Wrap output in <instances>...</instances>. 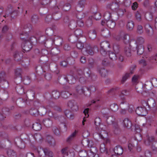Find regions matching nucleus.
<instances>
[{"instance_id": "1", "label": "nucleus", "mask_w": 157, "mask_h": 157, "mask_svg": "<svg viewBox=\"0 0 157 157\" xmlns=\"http://www.w3.org/2000/svg\"><path fill=\"white\" fill-rule=\"evenodd\" d=\"M76 74L77 76L76 77L78 79L79 77L82 76L84 74L85 77L90 80L95 81L97 78V76L94 73H92L89 69L86 70L84 73L81 69L77 68L76 69Z\"/></svg>"}, {"instance_id": "2", "label": "nucleus", "mask_w": 157, "mask_h": 157, "mask_svg": "<svg viewBox=\"0 0 157 157\" xmlns=\"http://www.w3.org/2000/svg\"><path fill=\"white\" fill-rule=\"evenodd\" d=\"M58 81L60 84H64L66 82H68L70 84H74L76 81V79H77L76 76L75 77L73 75H68L67 76L61 75L60 77L59 76Z\"/></svg>"}, {"instance_id": "3", "label": "nucleus", "mask_w": 157, "mask_h": 157, "mask_svg": "<svg viewBox=\"0 0 157 157\" xmlns=\"http://www.w3.org/2000/svg\"><path fill=\"white\" fill-rule=\"evenodd\" d=\"M12 100L13 102L16 103L17 106L19 107H23L26 105H29L30 104V102L27 99L25 100L22 98H19L16 99L15 98H12Z\"/></svg>"}, {"instance_id": "4", "label": "nucleus", "mask_w": 157, "mask_h": 157, "mask_svg": "<svg viewBox=\"0 0 157 157\" xmlns=\"http://www.w3.org/2000/svg\"><path fill=\"white\" fill-rule=\"evenodd\" d=\"M110 46L109 43L107 41H103L100 44V52L103 56H105L107 52L109 51Z\"/></svg>"}, {"instance_id": "5", "label": "nucleus", "mask_w": 157, "mask_h": 157, "mask_svg": "<svg viewBox=\"0 0 157 157\" xmlns=\"http://www.w3.org/2000/svg\"><path fill=\"white\" fill-rule=\"evenodd\" d=\"M31 38L28 39V37L25 40H24L25 42L22 45L23 52L29 51L32 48V44H31Z\"/></svg>"}, {"instance_id": "6", "label": "nucleus", "mask_w": 157, "mask_h": 157, "mask_svg": "<svg viewBox=\"0 0 157 157\" xmlns=\"http://www.w3.org/2000/svg\"><path fill=\"white\" fill-rule=\"evenodd\" d=\"M74 34L75 36L74 35L71 36L69 38V40L72 43L76 42L78 37L82 36V31L80 29H77L75 31Z\"/></svg>"}, {"instance_id": "7", "label": "nucleus", "mask_w": 157, "mask_h": 157, "mask_svg": "<svg viewBox=\"0 0 157 157\" xmlns=\"http://www.w3.org/2000/svg\"><path fill=\"white\" fill-rule=\"evenodd\" d=\"M32 29L31 25L30 24H26L24 26V30L25 32L24 34L25 37H23V34L20 33V37L22 40H25L28 38V33Z\"/></svg>"}, {"instance_id": "8", "label": "nucleus", "mask_w": 157, "mask_h": 157, "mask_svg": "<svg viewBox=\"0 0 157 157\" xmlns=\"http://www.w3.org/2000/svg\"><path fill=\"white\" fill-rule=\"evenodd\" d=\"M144 38L142 36H140L137 38L136 40H131L130 43V45L132 47L133 45L137 48L138 44L142 45L144 44Z\"/></svg>"}, {"instance_id": "9", "label": "nucleus", "mask_w": 157, "mask_h": 157, "mask_svg": "<svg viewBox=\"0 0 157 157\" xmlns=\"http://www.w3.org/2000/svg\"><path fill=\"white\" fill-rule=\"evenodd\" d=\"M116 14L113 13L112 14L110 12L107 11L105 13L104 15V20H102L101 22L102 25L104 26L105 25V21L111 19L113 16L116 15Z\"/></svg>"}, {"instance_id": "10", "label": "nucleus", "mask_w": 157, "mask_h": 157, "mask_svg": "<svg viewBox=\"0 0 157 157\" xmlns=\"http://www.w3.org/2000/svg\"><path fill=\"white\" fill-rule=\"evenodd\" d=\"M144 58H145L146 59H141L139 61L140 64H142L143 66H146L147 65L146 62L147 60L150 61L151 60H155V61L157 60V54L154 56H153L150 57H148V56L143 57Z\"/></svg>"}, {"instance_id": "11", "label": "nucleus", "mask_w": 157, "mask_h": 157, "mask_svg": "<svg viewBox=\"0 0 157 157\" xmlns=\"http://www.w3.org/2000/svg\"><path fill=\"white\" fill-rule=\"evenodd\" d=\"M97 71L102 77L105 78L108 75L107 70L101 66H99L97 67Z\"/></svg>"}, {"instance_id": "12", "label": "nucleus", "mask_w": 157, "mask_h": 157, "mask_svg": "<svg viewBox=\"0 0 157 157\" xmlns=\"http://www.w3.org/2000/svg\"><path fill=\"white\" fill-rule=\"evenodd\" d=\"M15 144L21 149H24L25 147V144L22 140L20 138H16L14 139Z\"/></svg>"}, {"instance_id": "13", "label": "nucleus", "mask_w": 157, "mask_h": 157, "mask_svg": "<svg viewBox=\"0 0 157 157\" xmlns=\"http://www.w3.org/2000/svg\"><path fill=\"white\" fill-rule=\"evenodd\" d=\"M61 17V15L60 13H54L53 14L52 16L50 15L47 16L45 18V21L47 22H49L52 18L55 20H58Z\"/></svg>"}, {"instance_id": "14", "label": "nucleus", "mask_w": 157, "mask_h": 157, "mask_svg": "<svg viewBox=\"0 0 157 157\" xmlns=\"http://www.w3.org/2000/svg\"><path fill=\"white\" fill-rule=\"evenodd\" d=\"M67 105L73 111H76L78 110V107L77 103L74 100H71L68 101Z\"/></svg>"}, {"instance_id": "15", "label": "nucleus", "mask_w": 157, "mask_h": 157, "mask_svg": "<svg viewBox=\"0 0 157 157\" xmlns=\"http://www.w3.org/2000/svg\"><path fill=\"white\" fill-rule=\"evenodd\" d=\"M136 113L140 116H145L147 113V111L144 107H138L136 110Z\"/></svg>"}, {"instance_id": "16", "label": "nucleus", "mask_w": 157, "mask_h": 157, "mask_svg": "<svg viewBox=\"0 0 157 157\" xmlns=\"http://www.w3.org/2000/svg\"><path fill=\"white\" fill-rule=\"evenodd\" d=\"M134 47L133 45H132V47L130 46V44L125 47L124 50L125 56L127 57H130L132 55V52L131 48H133Z\"/></svg>"}, {"instance_id": "17", "label": "nucleus", "mask_w": 157, "mask_h": 157, "mask_svg": "<svg viewBox=\"0 0 157 157\" xmlns=\"http://www.w3.org/2000/svg\"><path fill=\"white\" fill-rule=\"evenodd\" d=\"M144 27L146 34L149 36H152L153 34V30L150 25L148 23L146 24Z\"/></svg>"}, {"instance_id": "18", "label": "nucleus", "mask_w": 157, "mask_h": 157, "mask_svg": "<svg viewBox=\"0 0 157 157\" xmlns=\"http://www.w3.org/2000/svg\"><path fill=\"white\" fill-rule=\"evenodd\" d=\"M9 97L8 92L6 89H0V97L3 100H7Z\"/></svg>"}, {"instance_id": "19", "label": "nucleus", "mask_w": 157, "mask_h": 157, "mask_svg": "<svg viewBox=\"0 0 157 157\" xmlns=\"http://www.w3.org/2000/svg\"><path fill=\"white\" fill-rule=\"evenodd\" d=\"M119 4L115 2H112L108 4L106 6L107 9H110L112 10H114L118 8Z\"/></svg>"}, {"instance_id": "20", "label": "nucleus", "mask_w": 157, "mask_h": 157, "mask_svg": "<svg viewBox=\"0 0 157 157\" xmlns=\"http://www.w3.org/2000/svg\"><path fill=\"white\" fill-rule=\"evenodd\" d=\"M53 41V44L57 46L62 45L63 42V39L58 36H55L54 38L52 39Z\"/></svg>"}, {"instance_id": "21", "label": "nucleus", "mask_w": 157, "mask_h": 157, "mask_svg": "<svg viewBox=\"0 0 157 157\" xmlns=\"http://www.w3.org/2000/svg\"><path fill=\"white\" fill-rule=\"evenodd\" d=\"M46 141L51 146H54L56 145L55 140L53 137L50 135H48L46 136Z\"/></svg>"}, {"instance_id": "22", "label": "nucleus", "mask_w": 157, "mask_h": 157, "mask_svg": "<svg viewBox=\"0 0 157 157\" xmlns=\"http://www.w3.org/2000/svg\"><path fill=\"white\" fill-rule=\"evenodd\" d=\"M115 21V19L113 18V19H112L110 20L107 21H105V25H106L109 28L113 29L116 25Z\"/></svg>"}, {"instance_id": "23", "label": "nucleus", "mask_w": 157, "mask_h": 157, "mask_svg": "<svg viewBox=\"0 0 157 157\" xmlns=\"http://www.w3.org/2000/svg\"><path fill=\"white\" fill-rule=\"evenodd\" d=\"M35 95V93L33 90H28L26 92V96L28 99V101L29 100L30 101L32 102L34 98Z\"/></svg>"}, {"instance_id": "24", "label": "nucleus", "mask_w": 157, "mask_h": 157, "mask_svg": "<svg viewBox=\"0 0 157 157\" xmlns=\"http://www.w3.org/2000/svg\"><path fill=\"white\" fill-rule=\"evenodd\" d=\"M59 9H62L65 11L69 10L71 8V5L70 3H67L63 6L62 3H60L57 7Z\"/></svg>"}, {"instance_id": "25", "label": "nucleus", "mask_w": 157, "mask_h": 157, "mask_svg": "<svg viewBox=\"0 0 157 157\" xmlns=\"http://www.w3.org/2000/svg\"><path fill=\"white\" fill-rule=\"evenodd\" d=\"M97 48L96 47H94V48L91 47L90 45H88L86 46L85 50L86 54L88 55L92 56L94 54V49Z\"/></svg>"}, {"instance_id": "26", "label": "nucleus", "mask_w": 157, "mask_h": 157, "mask_svg": "<svg viewBox=\"0 0 157 157\" xmlns=\"http://www.w3.org/2000/svg\"><path fill=\"white\" fill-rule=\"evenodd\" d=\"M154 141V137L152 136H146V140L144 141L145 144L147 146L151 144Z\"/></svg>"}, {"instance_id": "27", "label": "nucleus", "mask_w": 157, "mask_h": 157, "mask_svg": "<svg viewBox=\"0 0 157 157\" xmlns=\"http://www.w3.org/2000/svg\"><path fill=\"white\" fill-rule=\"evenodd\" d=\"M114 151L115 154L117 155H121L122 154L123 150L122 147L117 145L114 148Z\"/></svg>"}, {"instance_id": "28", "label": "nucleus", "mask_w": 157, "mask_h": 157, "mask_svg": "<svg viewBox=\"0 0 157 157\" xmlns=\"http://www.w3.org/2000/svg\"><path fill=\"white\" fill-rule=\"evenodd\" d=\"M123 124L124 128H130L132 126L131 121L128 118L125 119L123 121Z\"/></svg>"}, {"instance_id": "29", "label": "nucleus", "mask_w": 157, "mask_h": 157, "mask_svg": "<svg viewBox=\"0 0 157 157\" xmlns=\"http://www.w3.org/2000/svg\"><path fill=\"white\" fill-rule=\"evenodd\" d=\"M22 57V54L21 52H16L14 55L15 60L17 61H21Z\"/></svg>"}, {"instance_id": "30", "label": "nucleus", "mask_w": 157, "mask_h": 157, "mask_svg": "<svg viewBox=\"0 0 157 157\" xmlns=\"http://www.w3.org/2000/svg\"><path fill=\"white\" fill-rule=\"evenodd\" d=\"M85 87L82 86L81 85L77 86L75 87V90L79 94H82L84 93Z\"/></svg>"}, {"instance_id": "31", "label": "nucleus", "mask_w": 157, "mask_h": 157, "mask_svg": "<svg viewBox=\"0 0 157 157\" xmlns=\"http://www.w3.org/2000/svg\"><path fill=\"white\" fill-rule=\"evenodd\" d=\"M9 86L8 82L6 80L0 81V88L6 89Z\"/></svg>"}, {"instance_id": "32", "label": "nucleus", "mask_w": 157, "mask_h": 157, "mask_svg": "<svg viewBox=\"0 0 157 157\" xmlns=\"http://www.w3.org/2000/svg\"><path fill=\"white\" fill-rule=\"evenodd\" d=\"M98 31L97 29H93L91 30L89 33L90 38L92 39L96 38Z\"/></svg>"}, {"instance_id": "33", "label": "nucleus", "mask_w": 157, "mask_h": 157, "mask_svg": "<svg viewBox=\"0 0 157 157\" xmlns=\"http://www.w3.org/2000/svg\"><path fill=\"white\" fill-rule=\"evenodd\" d=\"M97 150L96 147H93L90 148V150L87 152V155L89 157H93L95 154L97 153Z\"/></svg>"}, {"instance_id": "34", "label": "nucleus", "mask_w": 157, "mask_h": 157, "mask_svg": "<svg viewBox=\"0 0 157 157\" xmlns=\"http://www.w3.org/2000/svg\"><path fill=\"white\" fill-rule=\"evenodd\" d=\"M15 89L17 92L19 94H22L25 93L24 92V89L22 85H17L16 86Z\"/></svg>"}, {"instance_id": "35", "label": "nucleus", "mask_w": 157, "mask_h": 157, "mask_svg": "<svg viewBox=\"0 0 157 157\" xmlns=\"http://www.w3.org/2000/svg\"><path fill=\"white\" fill-rule=\"evenodd\" d=\"M43 122L44 125L47 127H51L53 124L52 121L50 119H44L43 120Z\"/></svg>"}, {"instance_id": "36", "label": "nucleus", "mask_w": 157, "mask_h": 157, "mask_svg": "<svg viewBox=\"0 0 157 157\" xmlns=\"http://www.w3.org/2000/svg\"><path fill=\"white\" fill-rule=\"evenodd\" d=\"M45 155L47 157H53V152L47 148H44L42 149Z\"/></svg>"}, {"instance_id": "37", "label": "nucleus", "mask_w": 157, "mask_h": 157, "mask_svg": "<svg viewBox=\"0 0 157 157\" xmlns=\"http://www.w3.org/2000/svg\"><path fill=\"white\" fill-rule=\"evenodd\" d=\"M31 21L33 24H38L40 22L39 16L36 15L34 14L31 17Z\"/></svg>"}, {"instance_id": "38", "label": "nucleus", "mask_w": 157, "mask_h": 157, "mask_svg": "<svg viewBox=\"0 0 157 157\" xmlns=\"http://www.w3.org/2000/svg\"><path fill=\"white\" fill-rule=\"evenodd\" d=\"M106 122L109 125H112L113 126L114 124L116 123L115 122V118L113 116H109L108 117H106Z\"/></svg>"}, {"instance_id": "39", "label": "nucleus", "mask_w": 157, "mask_h": 157, "mask_svg": "<svg viewBox=\"0 0 157 157\" xmlns=\"http://www.w3.org/2000/svg\"><path fill=\"white\" fill-rule=\"evenodd\" d=\"M122 101L120 104V106L123 109H127L128 108L129 104L127 103L125 100V98H123Z\"/></svg>"}, {"instance_id": "40", "label": "nucleus", "mask_w": 157, "mask_h": 157, "mask_svg": "<svg viewBox=\"0 0 157 157\" xmlns=\"http://www.w3.org/2000/svg\"><path fill=\"white\" fill-rule=\"evenodd\" d=\"M53 44V41L52 39H50L45 41L43 44L46 47L48 48H50Z\"/></svg>"}, {"instance_id": "41", "label": "nucleus", "mask_w": 157, "mask_h": 157, "mask_svg": "<svg viewBox=\"0 0 157 157\" xmlns=\"http://www.w3.org/2000/svg\"><path fill=\"white\" fill-rule=\"evenodd\" d=\"M7 154L9 157H17L16 152L13 150L9 149L7 151Z\"/></svg>"}, {"instance_id": "42", "label": "nucleus", "mask_w": 157, "mask_h": 157, "mask_svg": "<svg viewBox=\"0 0 157 157\" xmlns=\"http://www.w3.org/2000/svg\"><path fill=\"white\" fill-rule=\"evenodd\" d=\"M33 128L36 131H39L42 128L41 124L37 122H36L33 124Z\"/></svg>"}, {"instance_id": "43", "label": "nucleus", "mask_w": 157, "mask_h": 157, "mask_svg": "<svg viewBox=\"0 0 157 157\" xmlns=\"http://www.w3.org/2000/svg\"><path fill=\"white\" fill-rule=\"evenodd\" d=\"M36 72L38 74H41L42 72L45 73V67L43 65L42 66L37 67L36 68Z\"/></svg>"}, {"instance_id": "44", "label": "nucleus", "mask_w": 157, "mask_h": 157, "mask_svg": "<svg viewBox=\"0 0 157 157\" xmlns=\"http://www.w3.org/2000/svg\"><path fill=\"white\" fill-rule=\"evenodd\" d=\"M29 112L31 115L34 116L38 115L39 113L38 109L35 108H31Z\"/></svg>"}, {"instance_id": "45", "label": "nucleus", "mask_w": 157, "mask_h": 157, "mask_svg": "<svg viewBox=\"0 0 157 157\" xmlns=\"http://www.w3.org/2000/svg\"><path fill=\"white\" fill-rule=\"evenodd\" d=\"M146 103L148 107L150 109L151 108H153L155 106V101L153 99L149 100Z\"/></svg>"}, {"instance_id": "46", "label": "nucleus", "mask_w": 157, "mask_h": 157, "mask_svg": "<svg viewBox=\"0 0 157 157\" xmlns=\"http://www.w3.org/2000/svg\"><path fill=\"white\" fill-rule=\"evenodd\" d=\"M134 26V22L132 21H128L127 24V28L129 30H132Z\"/></svg>"}, {"instance_id": "47", "label": "nucleus", "mask_w": 157, "mask_h": 157, "mask_svg": "<svg viewBox=\"0 0 157 157\" xmlns=\"http://www.w3.org/2000/svg\"><path fill=\"white\" fill-rule=\"evenodd\" d=\"M93 87H90L89 88L85 87L84 91L83 94L86 96L88 97H90L91 94V88H92Z\"/></svg>"}, {"instance_id": "48", "label": "nucleus", "mask_w": 157, "mask_h": 157, "mask_svg": "<svg viewBox=\"0 0 157 157\" xmlns=\"http://www.w3.org/2000/svg\"><path fill=\"white\" fill-rule=\"evenodd\" d=\"M109 56L110 59L113 61L116 60L117 57V54L110 51L109 52Z\"/></svg>"}, {"instance_id": "49", "label": "nucleus", "mask_w": 157, "mask_h": 157, "mask_svg": "<svg viewBox=\"0 0 157 157\" xmlns=\"http://www.w3.org/2000/svg\"><path fill=\"white\" fill-rule=\"evenodd\" d=\"M76 26V22L75 20H71L69 22L68 26L71 29H75Z\"/></svg>"}, {"instance_id": "50", "label": "nucleus", "mask_w": 157, "mask_h": 157, "mask_svg": "<svg viewBox=\"0 0 157 157\" xmlns=\"http://www.w3.org/2000/svg\"><path fill=\"white\" fill-rule=\"evenodd\" d=\"M114 128V132L115 134H118L120 132V129L117 123H114L113 125Z\"/></svg>"}, {"instance_id": "51", "label": "nucleus", "mask_w": 157, "mask_h": 157, "mask_svg": "<svg viewBox=\"0 0 157 157\" xmlns=\"http://www.w3.org/2000/svg\"><path fill=\"white\" fill-rule=\"evenodd\" d=\"M151 83L150 82H147L143 86V90L147 91H150L151 89Z\"/></svg>"}, {"instance_id": "52", "label": "nucleus", "mask_w": 157, "mask_h": 157, "mask_svg": "<svg viewBox=\"0 0 157 157\" xmlns=\"http://www.w3.org/2000/svg\"><path fill=\"white\" fill-rule=\"evenodd\" d=\"M60 95V93L56 90H53L52 92V96L53 98L55 99L59 98Z\"/></svg>"}, {"instance_id": "53", "label": "nucleus", "mask_w": 157, "mask_h": 157, "mask_svg": "<svg viewBox=\"0 0 157 157\" xmlns=\"http://www.w3.org/2000/svg\"><path fill=\"white\" fill-rule=\"evenodd\" d=\"M53 132L55 135L56 136H59L60 135V131L59 128L56 126H54L52 128Z\"/></svg>"}, {"instance_id": "54", "label": "nucleus", "mask_w": 157, "mask_h": 157, "mask_svg": "<svg viewBox=\"0 0 157 157\" xmlns=\"http://www.w3.org/2000/svg\"><path fill=\"white\" fill-rule=\"evenodd\" d=\"M135 47L136 48V47ZM137 54L138 55H141L143 53L144 51V48L143 46H137V48H136V50H137Z\"/></svg>"}, {"instance_id": "55", "label": "nucleus", "mask_w": 157, "mask_h": 157, "mask_svg": "<svg viewBox=\"0 0 157 157\" xmlns=\"http://www.w3.org/2000/svg\"><path fill=\"white\" fill-rule=\"evenodd\" d=\"M51 53L53 56H56L60 53V51L58 48H52L51 50Z\"/></svg>"}, {"instance_id": "56", "label": "nucleus", "mask_w": 157, "mask_h": 157, "mask_svg": "<svg viewBox=\"0 0 157 157\" xmlns=\"http://www.w3.org/2000/svg\"><path fill=\"white\" fill-rule=\"evenodd\" d=\"M94 123L96 126V129L98 130V129H99V126L101 123V120L99 117H96L94 120Z\"/></svg>"}, {"instance_id": "57", "label": "nucleus", "mask_w": 157, "mask_h": 157, "mask_svg": "<svg viewBox=\"0 0 157 157\" xmlns=\"http://www.w3.org/2000/svg\"><path fill=\"white\" fill-rule=\"evenodd\" d=\"M101 34L104 37H107L110 35V32L108 29H105L102 31Z\"/></svg>"}, {"instance_id": "58", "label": "nucleus", "mask_w": 157, "mask_h": 157, "mask_svg": "<svg viewBox=\"0 0 157 157\" xmlns=\"http://www.w3.org/2000/svg\"><path fill=\"white\" fill-rule=\"evenodd\" d=\"M145 16V18L148 21H151L153 19V15L152 13L151 12L146 13Z\"/></svg>"}, {"instance_id": "59", "label": "nucleus", "mask_w": 157, "mask_h": 157, "mask_svg": "<svg viewBox=\"0 0 157 157\" xmlns=\"http://www.w3.org/2000/svg\"><path fill=\"white\" fill-rule=\"evenodd\" d=\"M61 94L62 97L65 98H67L71 95V94L68 91H63L61 92Z\"/></svg>"}, {"instance_id": "60", "label": "nucleus", "mask_w": 157, "mask_h": 157, "mask_svg": "<svg viewBox=\"0 0 157 157\" xmlns=\"http://www.w3.org/2000/svg\"><path fill=\"white\" fill-rule=\"evenodd\" d=\"M123 40L125 44H130V41H129L130 36L128 34H126L124 35L123 37Z\"/></svg>"}, {"instance_id": "61", "label": "nucleus", "mask_w": 157, "mask_h": 157, "mask_svg": "<svg viewBox=\"0 0 157 157\" xmlns=\"http://www.w3.org/2000/svg\"><path fill=\"white\" fill-rule=\"evenodd\" d=\"M88 64L89 67L92 68L94 66L95 63L94 60L92 58H89L88 60Z\"/></svg>"}, {"instance_id": "62", "label": "nucleus", "mask_w": 157, "mask_h": 157, "mask_svg": "<svg viewBox=\"0 0 157 157\" xmlns=\"http://www.w3.org/2000/svg\"><path fill=\"white\" fill-rule=\"evenodd\" d=\"M113 49L115 53L118 54L120 50V45L117 44H115L113 46Z\"/></svg>"}, {"instance_id": "63", "label": "nucleus", "mask_w": 157, "mask_h": 157, "mask_svg": "<svg viewBox=\"0 0 157 157\" xmlns=\"http://www.w3.org/2000/svg\"><path fill=\"white\" fill-rule=\"evenodd\" d=\"M131 75L130 73H127L125 75L122 77V79L121 80V83L122 84H123L125 81L130 77Z\"/></svg>"}, {"instance_id": "64", "label": "nucleus", "mask_w": 157, "mask_h": 157, "mask_svg": "<svg viewBox=\"0 0 157 157\" xmlns=\"http://www.w3.org/2000/svg\"><path fill=\"white\" fill-rule=\"evenodd\" d=\"M40 111L41 115L44 116L48 112L47 107L41 106L40 108Z\"/></svg>"}]
</instances>
